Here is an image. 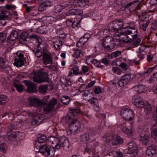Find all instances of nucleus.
<instances>
[{
    "instance_id": "nucleus-1",
    "label": "nucleus",
    "mask_w": 157,
    "mask_h": 157,
    "mask_svg": "<svg viewBox=\"0 0 157 157\" xmlns=\"http://www.w3.org/2000/svg\"><path fill=\"white\" fill-rule=\"evenodd\" d=\"M75 105L77 106L70 108V110L71 112L67 114L65 118L66 122L67 123H70L69 130L68 131V132H70L72 134H74L78 131L80 125L79 122L74 118L72 113L75 114V113L77 114L79 113H82L81 110L80 108L79 107V106H80L81 104L77 102L76 103Z\"/></svg>"
},
{
    "instance_id": "nucleus-2",
    "label": "nucleus",
    "mask_w": 157,
    "mask_h": 157,
    "mask_svg": "<svg viewBox=\"0 0 157 157\" xmlns=\"http://www.w3.org/2000/svg\"><path fill=\"white\" fill-rule=\"evenodd\" d=\"M136 26L135 22H131L127 23V25L125 26V27H129V29H123L121 30V33L126 36L127 39V41H132L137 37V34L135 33L137 31Z\"/></svg>"
},
{
    "instance_id": "nucleus-3",
    "label": "nucleus",
    "mask_w": 157,
    "mask_h": 157,
    "mask_svg": "<svg viewBox=\"0 0 157 157\" xmlns=\"http://www.w3.org/2000/svg\"><path fill=\"white\" fill-rule=\"evenodd\" d=\"M56 149H59L62 147L64 150L68 151L70 150V145L68 140L65 136H63L60 137L58 139L56 144L54 146Z\"/></svg>"
},
{
    "instance_id": "nucleus-4",
    "label": "nucleus",
    "mask_w": 157,
    "mask_h": 157,
    "mask_svg": "<svg viewBox=\"0 0 157 157\" xmlns=\"http://www.w3.org/2000/svg\"><path fill=\"white\" fill-rule=\"evenodd\" d=\"M125 24H123L121 21L116 20L110 22L108 25V28L109 30L113 31V33L119 32L118 31L121 28H125L124 27Z\"/></svg>"
},
{
    "instance_id": "nucleus-5",
    "label": "nucleus",
    "mask_w": 157,
    "mask_h": 157,
    "mask_svg": "<svg viewBox=\"0 0 157 157\" xmlns=\"http://www.w3.org/2000/svg\"><path fill=\"white\" fill-rule=\"evenodd\" d=\"M113 43L114 44V47L116 45L117 47L120 46L121 44H122L124 42H126L127 40L126 36L124 38V39L121 40L120 37L124 35L122 34L121 33V31L120 32H117L115 33H113Z\"/></svg>"
},
{
    "instance_id": "nucleus-6",
    "label": "nucleus",
    "mask_w": 157,
    "mask_h": 157,
    "mask_svg": "<svg viewBox=\"0 0 157 157\" xmlns=\"http://www.w3.org/2000/svg\"><path fill=\"white\" fill-rule=\"evenodd\" d=\"M121 114L122 117L125 120L130 121L134 118V113L129 108L122 109L121 112Z\"/></svg>"
},
{
    "instance_id": "nucleus-7",
    "label": "nucleus",
    "mask_w": 157,
    "mask_h": 157,
    "mask_svg": "<svg viewBox=\"0 0 157 157\" xmlns=\"http://www.w3.org/2000/svg\"><path fill=\"white\" fill-rule=\"evenodd\" d=\"M128 149L127 153L129 155L128 157H134L137 155V147L136 144L134 142L129 143L128 144Z\"/></svg>"
},
{
    "instance_id": "nucleus-8",
    "label": "nucleus",
    "mask_w": 157,
    "mask_h": 157,
    "mask_svg": "<svg viewBox=\"0 0 157 157\" xmlns=\"http://www.w3.org/2000/svg\"><path fill=\"white\" fill-rule=\"evenodd\" d=\"M40 153L45 156H52L54 155L53 151L51 150L46 144L40 145Z\"/></svg>"
},
{
    "instance_id": "nucleus-9",
    "label": "nucleus",
    "mask_w": 157,
    "mask_h": 157,
    "mask_svg": "<svg viewBox=\"0 0 157 157\" xmlns=\"http://www.w3.org/2000/svg\"><path fill=\"white\" fill-rule=\"evenodd\" d=\"M113 37L110 36L106 37L104 39L103 45L104 48L109 50L114 48V44L113 43Z\"/></svg>"
},
{
    "instance_id": "nucleus-10",
    "label": "nucleus",
    "mask_w": 157,
    "mask_h": 157,
    "mask_svg": "<svg viewBox=\"0 0 157 157\" xmlns=\"http://www.w3.org/2000/svg\"><path fill=\"white\" fill-rule=\"evenodd\" d=\"M133 76H132L130 74L125 75L122 77L118 80V84L121 86H122L127 84L130 81L133 79Z\"/></svg>"
},
{
    "instance_id": "nucleus-11",
    "label": "nucleus",
    "mask_w": 157,
    "mask_h": 157,
    "mask_svg": "<svg viewBox=\"0 0 157 157\" xmlns=\"http://www.w3.org/2000/svg\"><path fill=\"white\" fill-rule=\"evenodd\" d=\"M24 83L27 86V91L28 93H35L37 91L36 84L30 81H25Z\"/></svg>"
},
{
    "instance_id": "nucleus-12",
    "label": "nucleus",
    "mask_w": 157,
    "mask_h": 157,
    "mask_svg": "<svg viewBox=\"0 0 157 157\" xmlns=\"http://www.w3.org/2000/svg\"><path fill=\"white\" fill-rule=\"evenodd\" d=\"M116 2L117 5L122 6L121 9L123 10L128 9L129 10L130 12H132L133 10V5L132 3L125 4L124 0H116Z\"/></svg>"
},
{
    "instance_id": "nucleus-13",
    "label": "nucleus",
    "mask_w": 157,
    "mask_h": 157,
    "mask_svg": "<svg viewBox=\"0 0 157 157\" xmlns=\"http://www.w3.org/2000/svg\"><path fill=\"white\" fill-rule=\"evenodd\" d=\"M60 82L62 88L65 91L68 90V86H70L71 84V80L68 77L65 78L64 77H62Z\"/></svg>"
},
{
    "instance_id": "nucleus-14",
    "label": "nucleus",
    "mask_w": 157,
    "mask_h": 157,
    "mask_svg": "<svg viewBox=\"0 0 157 157\" xmlns=\"http://www.w3.org/2000/svg\"><path fill=\"white\" fill-rule=\"evenodd\" d=\"M57 100L56 99H52L51 100L48 105L44 106L43 108L45 112H50L53 110L55 105L57 103Z\"/></svg>"
},
{
    "instance_id": "nucleus-15",
    "label": "nucleus",
    "mask_w": 157,
    "mask_h": 157,
    "mask_svg": "<svg viewBox=\"0 0 157 157\" xmlns=\"http://www.w3.org/2000/svg\"><path fill=\"white\" fill-rule=\"evenodd\" d=\"M12 17L11 14L8 11L6 10H3L0 14V21L7 20H10Z\"/></svg>"
},
{
    "instance_id": "nucleus-16",
    "label": "nucleus",
    "mask_w": 157,
    "mask_h": 157,
    "mask_svg": "<svg viewBox=\"0 0 157 157\" xmlns=\"http://www.w3.org/2000/svg\"><path fill=\"white\" fill-rule=\"evenodd\" d=\"M120 127L125 134L128 136H131L132 135L133 131L132 127L129 128L127 127L126 124L123 122L120 124Z\"/></svg>"
},
{
    "instance_id": "nucleus-17",
    "label": "nucleus",
    "mask_w": 157,
    "mask_h": 157,
    "mask_svg": "<svg viewBox=\"0 0 157 157\" xmlns=\"http://www.w3.org/2000/svg\"><path fill=\"white\" fill-rule=\"evenodd\" d=\"M29 77L32 79L33 81L38 83H39V71H33L29 75Z\"/></svg>"
},
{
    "instance_id": "nucleus-18",
    "label": "nucleus",
    "mask_w": 157,
    "mask_h": 157,
    "mask_svg": "<svg viewBox=\"0 0 157 157\" xmlns=\"http://www.w3.org/2000/svg\"><path fill=\"white\" fill-rule=\"evenodd\" d=\"M43 64L47 65L48 64H52V57L51 54H44L43 56Z\"/></svg>"
},
{
    "instance_id": "nucleus-19",
    "label": "nucleus",
    "mask_w": 157,
    "mask_h": 157,
    "mask_svg": "<svg viewBox=\"0 0 157 157\" xmlns=\"http://www.w3.org/2000/svg\"><path fill=\"white\" fill-rule=\"evenodd\" d=\"M28 102L31 106L34 107L39 106V100L35 97H31L28 98Z\"/></svg>"
},
{
    "instance_id": "nucleus-20",
    "label": "nucleus",
    "mask_w": 157,
    "mask_h": 157,
    "mask_svg": "<svg viewBox=\"0 0 157 157\" xmlns=\"http://www.w3.org/2000/svg\"><path fill=\"white\" fill-rule=\"evenodd\" d=\"M29 38L31 39H36L38 42V44L37 45L38 47L39 46V37L38 36H36V35L33 34L29 36ZM33 52L35 53V56H36L37 57H39V49L38 47L35 48L33 50Z\"/></svg>"
},
{
    "instance_id": "nucleus-21",
    "label": "nucleus",
    "mask_w": 157,
    "mask_h": 157,
    "mask_svg": "<svg viewBox=\"0 0 157 157\" xmlns=\"http://www.w3.org/2000/svg\"><path fill=\"white\" fill-rule=\"evenodd\" d=\"M133 102L134 105L137 107L141 108L144 106V103L140 97L135 98Z\"/></svg>"
},
{
    "instance_id": "nucleus-22",
    "label": "nucleus",
    "mask_w": 157,
    "mask_h": 157,
    "mask_svg": "<svg viewBox=\"0 0 157 157\" xmlns=\"http://www.w3.org/2000/svg\"><path fill=\"white\" fill-rule=\"evenodd\" d=\"M104 140L107 142H109L113 140L115 137V134L112 133H107L103 137Z\"/></svg>"
},
{
    "instance_id": "nucleus-23",
    "label": "nucleus",
    "mask_w": 157,
    "mask_h": 157,
    "mask_svg": "<svg viewBox=\"0 0 157 157\" xmlns=\"http://www.w3.org/2000/svg\"><path fill=\"white\" fill-rule=\"evenodd\" d=\"M151 136L155 140H157V124H153L151 128Z\"/></svg>"
},
{
    "instance_id": "nucleus-24",
    "label": "nucleus",
    "mask_w": 157,
    "mask_h": 157,
    "mask_svg": "<svg viewBox=\"0 0 157 157\" xmlns=\"http://www.w3.org/2000/svg\"><path fill=\"white\" fill-rule=\"evenodd\" d=\"M82 13V11L81 10L72 9L69 10L67 13V15H80Z\"/></svg>"
},
{
    "instance_id": "nucleus-25",
    "label": "nucleus",
    "mask_w": 157,
    "mask_h": 157,
    "mask_svg": "<svg viewBox=\"0 0 157 157\" xmlns=\"http://www.w3.org/2000/svg\"><path fill=\"white\" fill-rule=\"evenodd\" d=\"M156 153V150L153 146L149 147L147 150L146 154L148 156H152Z\"/></svg>"
},
{
    "instance_id": "nucleus-26",
    "label": "nucleus",
    "mask_w": 157,
    "mask_h": 157,
    "mask_svg": "<svg viewBox=\"0 0 157 157\" xmlns=\"http://www.w3.org/2000/svg\"><path fill=\"white\" fill-rule=\"evenodd\" d=\"M49 81L48 75L47 73L44 72L40 74V83L44 82H48Z\"/></svg>"
},
{
    "instance_id": "nucleus-27",
    "label": "nucleus",
    "mask_w": 157,
    "mask_h": 157,
    "mask_svg": "<svg viewBox=\"0 0 157 157\" xmlns=\"http://www.w3.org/2000/svg\"><path fill=\"white\" fill-rule=\"evenodd\" d=\"M19 58H16L15 59V61L14 63V65L17 67H21L24 64L25 60L24 59Z\"/></svg>"
},
{
    "instance_id": "nucleus-28",
    "label": "nucleus",
    "mask_w": 157,
    "mask_h": 157,
    "mask_svg": "<svg viewBox=\"0 0 157 157\" xmlns=\"http://www.w3.org/2000/svg\"><path fill=\"white\" fill-rule=\"evenodd\" d=\"M9 101V98L6 95L2 94L0 95V104L2 105H5Z\"/></svg>"
},
{
    "instance_id": "nucleus-29",
    "label": "nucleus",
    "mask_w": 157,
    "mask_h": 157,
    "mask_svg": "<svg viewBox=\"0 0 157 157\" xmlns=\"http://www.w3.org/2000/svg\"><path fill=\"white\" fill-rule=\"evenodd\" d=\"M18 35L17 32L15 31H13L8 36V39L12 41H14L17 37Z\"/></svg>"
},
{
    "instance_id": "nucleus-30",
    "label": "nucleus",
    "mask_w": 157,
    "mask_h": 157,
    "mask_svg": "<svg viewBox=\"0 0 157 157\" xmlns=\"http://www.w3.org/2000/svg\"><path fill=\"white\" fill-rule=\"evenodd\" d=\"M140 138L139 140L144 144H146L149 142V137L147 136H145L144 133L140 135Z\"/></svg>"
},
{
    "instance_id": "nucleus-31",
    "label": "nucleus",
    "mask_w": 157,
    "mask_h": 157,
    "mask_svg": "<svg viewBox=\"0 0 157 157\" xmlns=\"http://www.w3.org/2000/svg\"><path fill=\"white\" fill-rule=\"evenodd\" d=\"M93 96L92 94L88 90H86L82 94V96L84 99L86 101L89 100Z\"/></svg>"
},
{
    "instance_id": "nucleus-32",
    "label": "nucleus",
    "mask_w": 157,
    "mask_h": 157,
    "mask_svg": "<svg viewBox=\"0 0 157 157\" xmlns=\"http://www.w3.org/2000/svg\"><path fill=\"white\" fill-rule=\"evenodd\" d=\"M48 141L49 144H52V146L53 147L57 143L56 141H58V139L55 137L51 136L48 138Z\"/></svg>"
},
{
    "instance_id": "nucleus-33",
    "label": "nucleus",
    "mask_w": 157,
    "mask_h": 157,
    "mask_svg": "<svg viewBox=\"0 0 157 157\" xmlns=\"http://www.w3.org/2000/svg\"><path fill=\"white\" fill-rule=\"evenodd\" d=\"M135 90L139 94H141L144 92L146 90L145 87L142 85H139L137 87H134Z\"/></svg>"
},
{
    "instance_id": "nucleus-34",
    "label": "nucleus",
    "mask_w": 157,
    "mask_h": 157,
    "mask_svg": "<svg viewBox=\"0 0 157 157\" xmlns=\"http://www.w3.org/2000/svg\"><path fill=\"white\" fill-rule=\"evenodd\" d=\"M77 6L84 7L89 3L88 0H77Z\"/></svg>"
},
{
    "instance_id": "nucleus-35",
    "label": "nucleus",
    "mask_w": 157,
    "mask_h": 157,
    "mask_svg": "<svg viewBox=\"0 0 157 157\" xmlns=\"http://www.w3.org/2000/svg\"><path fill=\"white\" fill-rule=\"evenodd\" d=\"M67 5H58L55 6V12L56 13H59L61 12L62 10L67 8Z\"/></svg>"
},
{
    "instance_id": "nucleus-36",
    "label": "nucleus",
    "mask_w": 157,
    "mask_h": 157,
    "mask_svg": "<svg viewBox=\"0 0 157 157\" xmlns=\"http://www.w3.org/2000/svg\"><path fill=\"white\" fill-rule=\"evenodd\" d=\"M114 141L112 143L113 146L116 145L121 144L123 142V139L120 136L116 137V138H114Z\"/></svg>"
},
{
    "instance_id": "nucleus-37",
    "label": "nucleus",
    "mask_w": 157,
    "mask_h": 157,
    "mask_svg": "<svg viewBox=\"0 0 157 157\" xmlns=\"http://www.w3.org/2000/svg\"><path fill=\"white\" fill-rule=\"evenodd\" d=\"M89 144V146L91 147L94 149L95 147L99 145V141L96 139H94L91 140Z\"/></svg>"
},
{
    "instance_id": "nucleus-38",
    "label": "nucleus",
    "mask_w": 157,
    "mask_h": 157,
    "mask_svg": "<svg viewBox=\"0 0 157 157\" xmlns=\"http://www.w3.org/2000/svg\"><path fill=\"white\" fill-rule=\"evenodd\" d=\"M87 40L83 37L81 38L76 44V46L78 47H82Z\"/></svg>"
},
{
    "instance_id": "nucleus-39",
    "label": "nucleus",
    "mask_w": 157,
    "mask_h": 157,
    "mask_svg": "<svg viewBox=\"0 0 157 157\" xmlns=\"http://www.w3.org/2000/svg\"><path fill=\"white\" fill-rule=\"evenodd\" d=\"M150 23V21L148 20L146 21H144L141 23L140 27V28L144 31H146V28Z\"/></svg>"
},
{
    "instance_id": "nucleus-40",
    "label": "nucleus",
    "mask_w": 157,
    "mask_h": 157,
    "mask_svg": "<svg viewBox=\"0 0 157 157\" xmlns=\"http://www.w3.org/2000/svg\"><path fill=\"white\" fill-rule=\"evenodd\" d=\"M73 71L74 75H82L83 74V72L79 70V68L77 66H75L72 69Z\"/></svg>"
},
{
    "instance_id": "nucleus-41",
    "label": "nucleus",
    "mask_w": 157,
    "mask_h": 157,
    "mask_svg": "<svg viewBox=\"0 0 157 157\" xmlns=\"http://www.w3.org/2000/svg\"><path fill=\"white\" fill-rule=\"evenodd\" d=\"M77 0H71L68 4H65V5H67V8H70L71 6L72 7L77 6Z\"/></svg>"
},
{
    "instance_id": "nucleus-42",
    "label": "nucleus",
    "mask_w": 157,
    "mask_h": 157,
    "mask_svg": "<svg viewBox=\"0 0 157 157\" xmlns=\"http://www.w3.org/2000/svg\"><path fill=\"white\" fill-rule=\"evenodd\" d=\"M81 51L78 49H76L74 52L73 56L75 58H78L81 57L82 55Z\"/></svg>"
},
{
    "instance_id": "nucleus-43",
    "label": "nucleus",
    "mask_w": 157,
    "mask_h": 157,
    "mask_svg": "<svg viewBox=\"0 0 157 157\" xmlns=\"http://www.w3.org/2000/svg\"><path fill=\"white\" fill-rule=\"evenodd\" d=\"M144 106V111L146 113L147 115L151 113V107L150 105L148 104Z\"/></svg>"
},
{
    "instance_id": "nucleus-44",
    "label": "nucleus",
    "mask_w": 157,
    "mask_h": 157,
    "mask_svg": "<svg viewBox=\"0 0 157 157\" xmlns=\"http://www.w3.org/2000/svg\"><path fill=\"white\" fill-rule=\"evenodd\" d=\"M88 101H89L90 104L94 106L95 105H97V104L98 103V100L92 96L91 98L89 100H88Z\"/></svg>"
},
{
    "instance_id": "nucleus-45",
    "label": "nucleus",
    "mask_w": 157,
    "mask_h": 157,
    "mask_svg": "<svg viewBox=\"0 0 157 157\" xmlns=\"http://www.w3.org/2000/svg\"><path fill=\"white\" fill-rule=\"evenodd\" d=\"M37 139L35 141L34 149L36 152H39V140L38 135H37Z\"/></svg>"
},
{
    "instance_id": "nucleus-46",
    "label": "nucleus",
    "mask_w": 157,
    "mask_h": 157,
    "mask_svg": "<svg viewBox=\"0 0 157 157\" xmlns=\"http://www.w3.org/2000/svg\"><path fill=\"white\" fill-rule=\"evenodd\" d=\"M62 45V41L60 40H58L53 43V46L57 49L59 48Z\"/></svg>"
},
{
    "instance_id": "nucleus-47",
    "label": "nucleus",
    "mask_w": 157,
    "mask_h": 157,
    "mask_svg": "<svg viewBox=\"0 0 157 157\" xmlns=\"http://www.w3.org/2000/svg\"><path fill=\"white\" fill-rule=\"evenodd\" d=\"M6 61L3 58L0 59V68L4 69L7 68V65L6 64Z\"/></svg>"
},
{
    "instance_id": "nucleus-48",
    "label": "nucleus",
    "mask_w": 157,
    "mask_h": 157,
    "mask_svg": "<svg viewBox=\"0 0 157 157\" xmlns=\"http://www.w3.org/2000/svg\"><path fill=\"white\" fill-rule=\"evenodd\" d=\"M70 98L68 96H63L61 99V102L64 104L67 105L70 101Z\"/></svg>"
},
{
    "instance_id": "nucleus-49",
    "label": "nucleus",
    "mask_w": 157,
    "mask_h": 157,
    "mask_svg": "<svg viewBox=\"0 0 157 157\" xmlns=\"http://www.w3.org/2000/svg\"><path fill=\"white\" fill-rule=\"evenodd\" d=\"M79 22L80 21H77V19L76 18L73 21L71 26L73 28H74L76 29L78 28L80 26Z\"/></svg>"
},
{
    "instance_id": "nucleus-50",
    "label": "nucleus",
    "mask_w": 157,
    "mask_h": 157,
    "mask_svg": "<svg viewBox=\"0 0 157 157\" xmlns=\"http://www.w3.org/2000/svg\"><path fill=\"white\" fill-rule=\"evenodd\" d=\"M89 139V136L88 134H85L80 136V139L82 142H86L88 141Z\"/></svg>"
},
{
    "instance_id": "nucleus-51",
    "label": "nucleus",
    "mask_w": 157,
    "mask_h": 157,
    "mask_svg": "<svg viewBox=\"0 0 157 157\" xmlns=\"http://www.w3.org/2000/svg\"><path fill=\"white\" fill-rule=\"evenodd\" d=\"M20 41H25L27 38V33L26 32H23L20 34Z\"/></svg>"
},
{
    "instance_id": "nucleus-52",
    "label": "nucleus",
    "mask_w": 157,
    "mask_h": 157,
    "mask_svg": "<svg viewBox=\"0 0 157 157\" xmlns=\"http://www.w3.org/2000/svg\"><path fill=\"white\" fill-rule=\"evenodd\" d=\"M49 96H46L44 97L43 99L40 100V106L47 104L48 101V100L49 99Z\"/></svg>"
},
{
    "instance_id": "nucleus-53",
    "label": "nucleus",
    "mask_w": 157,
    "mask_h": 157,
    "mask_svg": "<svg viewBox=\"0 0 157 157\" xmlns=\"http://www.w3.org/2000/svg\"><path fill=\"white\" fill-rule=\"evenodd\" d=\"M137 37L134 39L131 42H128L127 41V40L126 41V43H129V42H133L132 43L133 45L135 46H136L140 42L141 40L139 38H137Z\"/></svg>"
},
{
    "instance_id": "nucleus-54",
    "label": "nucleus",
    "mask_w": 157,
    "mask_h": 157,
    "mask_svg": "<svg viewBox=\"0 0 157 157\" xmlns=\"http://www.w3.org/2000/svg\"><path fill=\"white\" fill-rule=\"evenodd\" d=\"M48 87L47 85H41L40 86V93L44 94L47 92Z\"/></svg>"
},
{
    "instance_id": "nucleus-55",
    "label": "nucleus",
    "mask_w": 157,
    "mask_h": 157,
    "mask_svg": "<svg viewBox=\"0 0 157 157\" xmlns=\"http://www.w3.org/2000/svg\"><path fill=\"white\" fill-rule=\"evenodd\" d=\"M17 136L14 132L10 135H8L9 139L12 141H14L16 139Z\"/></svg>"
},
{
    "instance_id": "nucleus-56",
    "label": "nucleus",
    "mask_w": 157,
    "mask_h": 157,
    "mask_svg": "<svg viewBox=\"0 0 157 157\" xmlns=\"http://www.w3.org/2000/svg\"><path fill=\"white\" fill-rule=\"evenodd\" d=\"M121 54V52L117 51L111 53V58H116L119 56Z\"/></svg>"
},
{
    "instance_id": "nucleus-57",
    "label": "nucleus",
    "mask_w": 157,
    "mask_h": 157,
    "mask_svg": "<svg viewBox=\"0 0 157 157\" xmlns=\"http://www.w3.org/2000/svg\"><path fill=\"white\" fill-rule=\"evenodd\" d=\"M113 154L116 157H123V155L122 152L120 151H115L113 152Z\"/></svg>"
},
{
    "instance_id": "nucleus-58",
    "label": "nucleus",
    "mask_w": 157,
    "mask_h": 157,
    "mask_svg": "<svg viewBox=\"0 0 157 157\" xmlns=\"http://www.w3.org/2000/svg\"><path fill=\"white\" fill-rule=\"evenodd\" d=\"M47 140V138L46 136L43 134H42L40 136V144L41 143H44L46 142Z\"/></svg>"
},
{
    "instance_id": "nucleus-59",
    "label": "nucleus",
    "mask_w": 157,
    "mask_h": 157,
    "mask_svg": "<svg viewBox=\"0 0 157 157\" xmlns=\"http://www.w3.org/2000/svg\"><path fill=\"white\" fill-rule=\"evenodd\" d=\"M6 146L4 143L0 145V152L4 153L6 150Z\"/></svg>"
},
{
    "instance_id": "nucleus-60",
    "label": "nucleus",
    "mask_w": 157,
    "mask_h": 157,
    "mask_svg": "<svg viewBox=\"0 0 157 157\" xmlns=\"http://www.w3.org/2000/svg\"><path fill=\"white\" fill-rule=\"evenodd\" d=\"M14 85L18 91L21 92L22 90L23 89V86L22 85L15 84Z\"/></svg>"
},
{
    "instance_id": "nucleus-61",
    "label": "nucleus",
    "mask_w": 157,
    "mask_h": 157,
    "mask_svg": "<svg viewBox=\"0 0 157 157\" xmlns=\"http://www.w3.org/2000/svg\"><path fill=\"white\" fill-rule=\"evenodd\" d=\"M13 115V114L11 113H6L2 114V116L3 118L5 117L6 119L12 116Z\"/></svg>"
},
{
    "instance_id": "nucleus-62",
    "label": "nucleus",
    "mask_w": 157,
    "mask_h": 157,
    "mask_svg": "<svg viewBox=\"0 0 157 157\" xmlns=\"http://www.w3.org/2000/svg\"><path fill=\"white\" fill-rule=\"evenodd\" d=\"M98 130L96 129H92L90 130V134L91 135H94L98 133Z\"/></svg>"
},
{
    "instance_id": "nucleus-63",
    "label": "nucleus",
    "mask_w": 157,
    "mask_h": 157,
    "mask_svg": "<svg viewBox=\"0 0 157 157\" xmlns=\"http://www.w3.org/2000/svg\"><path fill=\"white\" fill-rule=\"evenodd\" d=\"M39 117L38 116L37 117H34L32 120V124L33 125H36L38 122L39 120Z\"/></svg>"
},
{
    "instance_id": "nucleus-64",
    "label": "nucleus",
    "mask_w": 157,
    "mask_h": 157,
    "mask_svg": "<svg viewBox=\"0 0 157 157\" xmlns=\"http://www.w3.org/2000/svg\"><path fill=\"white\" fill-rule=\"evenodd\" d=\"M66 37V35L65 33H62L59 35H58L57 37L61 41L62 40L64 39Z\"/></svg>"
}]
</instances>
